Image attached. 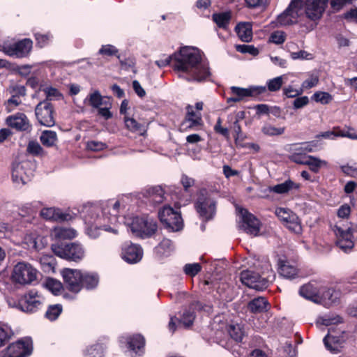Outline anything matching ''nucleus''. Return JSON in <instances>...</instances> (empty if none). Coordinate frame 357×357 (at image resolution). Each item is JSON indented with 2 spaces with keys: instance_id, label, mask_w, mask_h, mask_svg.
<instances>
[{
  "instance_id": "f257e3e1",
  "label": "nucleus",
  "mask_w": 357,
  "mask_h": 357,
  "mask_svg": "<svg viewBox=\"0 0 357 357\" xmlns=\"http://www.w3.org/2000/svg\"><path fill=\"white\" fill-rule=\"evenodd\" d=\"M122 200H108L100 204L84 206L82 218L86 225V234L93 239L98 238L101 231L118 234L119 216L123 215Z\"/></svg>"
},
{
  "instance_id": "f03ea898",
  "label": "nucleus",
  "mask_w": 357,
  "mask_h": 357,
  "mask_svg": "<svg viewBox=\"0 0 357 357\" xmlns=\"http://www.w3.org/2000/svg\"><path fill=\"white\" fill-rule=\"evenodd\" d=\"M173 61L174 70L189 82L207 81L211 76L208 62L203 58V53L197 47L185 46L178 52L155 61L159 68L168 66Z\"/></svg>"
},
{
  "instance_id": "7ed1b4c3",
  "label": "nucleus",
  "mask_w": 357,
  "mask_h": 357,
  "mask_svg": "<svg viewBox=\"0 0 357 357\" xmlns=\"http://www.w3.org/2000/svg\"><path fill=\"white\" fill-rule=\"evenodd\" d=\"M126 219L131 231L142 238L152 236L157 231L158 225L155 220L147 216H135L130 221Z\"/></svg>"
},
{
  "instance_id": "20e7f679",
  "label": "nucleus",
  "mask_w": 357,
  "mask_h": 357,
  "mask_svg": "<svg viewBox=\"0 0 357 357\" xmlns=\"http://www.w3.org/2000/svg\"><path fill=\"white\" fill-rule=\"evenodd\" d=\"M32 47L33 42L28 38L17 42L13 40H5L0 43V52L9 56L21 59L29 54Z\"/></svg>"
},
{
  "instance_id": "39448f33",
  "label": "nucleus",
  "mask_w": 357,
  "mask_h": 357,
  "mask_svg": "<svg viewBox=\"0 0 357 357\" xmlns=\"http://www.w3.org/2000/svg\"><path fill=\"white\" fill-rule=\"evenodd\" d=\"M337 246L345 253L350 252L354 247V233L357 232V225L337 224L334 227Z\"/></svg>"
},
{
  "instance_id": "423d86ee",
  "label": "nucleus",
  "mask_w": 357,
  "mask_h": 357,
  "mask_svg": "<svg viewBox=\"0 0 357 357\" xmlns=\"http://www.w3.org/2000/svg\"><path fill=\"white\" fill-rule=\"evenodd\" d=\"M52 252L60 258L77 261L84 257L83 246L78 243L56 242L52 245Z\"/></svg>"
},
{
  "instance_id": "0eeeda50",
  "label": "nucleus",
  "mask_w": 357,
  "mask_h": 357,
  "mask_svg": "<svg viewBox=\"0 0 357 357\" xmlns=\"http://www.w3.org/2000/svg\"><path fill=\"white\" fill-rule=\"evenodd\" d=\"M38 270L26 261L18 262L13 268L12 280L20 284H31L37 280Z\"/></svg>"
},
{
  "instance_id": "6e6552de",
  "label": "nucleus",
  "mask_w": 357,
  "mask_h": 357,
  "mask_svg": "<svg viewBox=\"0 0 357 357\" xmlns=\"http://www.w3.org/2000/svg\"><path fill=\"white\" fill-rule=\"evenodd\" d=\"M199 216L206 220L213 218L216 211V202L206 190H202L195 204Z\"/></svg>"
},
{
  "instance_id": "1a4fd4ad",
  "label": "nucleus",
  "mask_w": 357,
  "mask_h": 357,
  "mask_svg": "<svg viewBox=\"0 0 357 357\" xmlns=\"http://www.w3.org/2000/svg\"><path fill=\"white\" fill-rule=\"evenodd\" d=\"M158 217L162 224L169 231H178L183 228V220L180 213L169 206H165L159 211Z\"/></svg>"
},
{
  "instance_id": "9d476101",
  "label": "nucleus",
  "mask_w": 357,
  "mask_h": 357,
  "mask_svg": "<svg viewBox=\"0 0 357 357\" xmlns=\"http://www.w3.org/2000/svg\"><path fill=\"white\" fill-rule=\"evenodd\" d=\"M121 348H126L130 357H140L144 353L145 340L139 334L123 335L119 338Z\"/></svg>"
},
{
  "instance_id": "9b49d317",
  "label": "nucleus",
  "mask_w": 357,
  "mask_h": 357,
  "mask_svg": "<svg viewBox=\"0 0 357 357\" xmlns=\"http://www.w3.org/2000/svg\"><path fill=\"white\" fill-rule=\"evenodd\" d=\"M33 351L32 341L24 338L9 344L1 351V357H27Z\"/></svg>"
},
{
  "instance_id": "f8f14e48",
  "label": "nucleus",
  "mask_w": 357,
  "mask_h": 357,
  "mask_svg": "<svg viewBox=\"0 0 357 357\" xmlns=\"http://www.w3.org/2000/svg\"><path fill=\"white\" fill-rule=\"evenodd\" d=\"M35 114L40 125L46 127L55 125L54 107L50 102H40L35 108Z\"/></svg>"
},
{
  "instance_id": "ddd939ff",
  "label": "nucleus",
  "mask_w": 357,
  "mask_h": 357,
  "mask_svg": "<svg viewBox=\"0 0 357 357\" xmlns=\"http://www.w3.org/2000/svg\"><path fill=\"white\" fill-rule=\"evenodd\" d=\"M231 91L234 96L227 99V102H239L247 97L257 98L260 95L266 92V86H252L248 88H241L238 86H231Z\"/></svg>"
},
{
  "instance_id": "4468645a",
  "label": "nucleus",
  "mask_w": 357,
  "mask_h": 357,
  "mask_svg": "<svg viewBox=\"0 0 357 357\" xmlns=\"http://www.w3.org/2000/svg\"><path fill=\"white\" fill-rule=\"evenodd\" d=\"M83 273L78 269L65 268L61 274L66 287L74 293H78L82 289V279Z\"/></svg>"
},
{
  "instance_id": "2eb2a0df",
  "label": "nucleus",
  "mask_w": 357,
  "mask_h": 357,
  "mask_svg": "<svg viewBox=\"0 0 357 357\" xmlns=\"http://www.w3.org/2000/svg\"><path fill=\"white\" fill-rule=\"evenodd\" d=\"M344 331L336 332L333 327L328 329V334L323 339L327 350L333 354L340 353L345 342Z\"/></svg>"
},
{
  "instance_id": "dca6fc26",
  "label": "nucleus",
  "mask_w": 357,
  "mask_h": 357,
  "mask_svg": "<svg viewBox=\"0 0 357 357\" xmlns=\"http://www.w3.org/2000/svg\"><path fill=\"white\" fill-rule=\"evenodd\" d=\"M240 280L241 282L257 291H263L268 287V281L266 278H261V276L253 271L245 270L241 273Z\"/></svg>"
},
{
  "instance_id": "f3484780",
  "label": "nucleus",
  "mask_w": 357,
  "mask_h": 357,
  "mask_svg": "<svg viewBox=\"0 0 357 357\" xmlns=\"http://www.w3.org/2000/svg\"><path fill=\"white\" fill-rule=\"evenodd\" d=\"M303 3L300 0H292L287 8L278 16L277 24L289 25L296 23Z\"/></svg>"
},
{
  "instance_id": "a211bd4d",
  "label": "nucleus",
  "mask_w": 357,
  "mask_h": 357,
  "mask_svg": "<svg viewBox=\"0 0 357 357\" xmlns=\"http://www.w3.org/2000/svg\"><path fill=\"white\" fill-rule=\"evenodd\" d=\"M43 297L36 290L29 291L19 303L20 310L32 313L39 309L43 303Z\"/></svg>"
},
{
  "instance_id": "6ab92c4d",
  "label": "nucleus",
  "mask_w": 357,
  "mask_h": 357,
  "mask_svg": "<svg viewBox=\"0 0 357 357\" xmlns=\"http://www.w3.org/2000/svg\"><path fill=\"white\" fill-rule=\"evenodd\" d=\"M329 0H305V13L306 17L312 21L321 18Z\"/></svg>"
},
{
  "instance_id": "aec40b11",
  "label": "nucleus",
  "mask_w": 357,
  "mask_h": 357,
  "mask_svg": "<svg viewBox=\"0 0 357 357\" xmlns=\"http://www.w3.org/2000/svg\"><path fill=\"white\" fill-rule=\"evenodd\" d=\"M239 213L241 221L240 227L250 235H257L259 231V221L245 209L241 208Z\"/></svg>"
},
{
  "instance_id": "412c9836",
  "label": "nucleus",
  "mask_w": 357,
  "mask_h": 357,
  "mask_svg": "<svg viewBox=\"0 0 357 357\" xmlns=\"http://www.w3.org/2000/svg\"><path fill=\"white\" fill-rule=\"evenodd\" d=\"M187 114L185 120L181 124V129L183 130H199L202 128L203 121L202 115L199 112L194 111V108L191 105L187 107Z\"/></svg>"
},
{
  "instance_id": "4be33fe9",
  "label": "nucleus",
  "mask_w": 357,
  "mask_h": 357,
  "mask_svg": "<svg viewBox=\"0 0 357 357\" xmlns=\"http://www.w3.org/2000/svg\"><path fill=\"white\" fill-rule=\"evenodd\" d=\"M143 257L142 248L137 244L130 242L125 243L122 246L121 257L129 264L139 262Z\"/></svg>"
},
{
  "instance_id": "5701e85b",
  "label": "nucleus",
  "mask_w": 357,
  "mask_h": 357,
  "mask_svg": "<svg viewBox=\"0 0 357 357\" xmlns=\"http://www.w3.org/2000/svg\"><path fill=\"white\" fill-rule=\"evenodd\" d=\"M40 215L47 220L56 222L69 221L73 218L70 213L56 207H44L40 210Z\"/></svg>"
},
{
  "instance_id": "b1692460",
  "label": "nucleus",
  "mask_w": 357,
  "mask_h": 357,
  "mask_svg": "<svg viewBox=\"0 0 357 357\" xmlns=\"http://www.w3.org/2000/svg\"><path fill=\"white\" fill-rule=\"evenodd\" d=\"M6 123L17 131H27L31 127L27 116L24 113L20 112L8 116L6 119Z\"/></svg>"
},
{
  "instance_id": "393cba45",
  "label": "nucleus",
  "mask_w": 357,
  "mask_h": 357,
  "mask_svg": "<svg viewBox=\"0 0 357 357\" xmlns=\"http://www.w3.org/2000/svg\"><path fill=\"white\" fill-rule=\"evenodd\" d=\"M27 163L14 165L12 169V180L16 186L26 184L31 178V173L25 172Z\"/></svg>"
},
{
  "instance_id": "a878e982",
  "label": "nucleus",
  "mask_w": 357,
  "mask_h": 357,
  "mask_svg": "<svg viewBox=\"0 0 357 357\" xmlns=\"http://www.w3.org/2000/svg\"><path fill=\"white\" fill-rule=\"evenodd\" d=\"M321 285L313 282L302 286L299 290L301 296L314 303L320 301Z\"/></svg>"
},
{
  "instance_id": "bb28decb",
  "label": "nucleus",
  "mask_w": 357,
  "mask_h": 357,
  "mask_svg": "<svg viewBox=\"0 0 357 357\" xmlns=\"http://www.w3.org/2000/svg\"><path fill=\"white\" fill-rule=\"evenodd\" d=\"M195 319V315L192 312L189 310H185L183 312L181 319L178 320L175 317H172L168 324L169 331L171 333H174L176 328V321H178V326L183 324L185 327H188L192 324Z\"/></svg>"
},
{
  "instance_id": "cd10ccee",
  "label": "nucleus",
  "mask_w": 357,
  "mask_h": 357,
  "mask_svg": "<svg viewBox=\"0 0 357 357\" xmlns=\"http://www.w3.org/2000/svg\"><path fill=\"white\" fill-rule=\"evenodd\" d=\"M278 272L284 278L291 279L294 278L298 274L296 266L291 264L286 257L283 256L278 259Z\"/></svg>"
},
{
  "instance_id": "c85d7f7f",
  "label": "nucleus",
  "mask_w": 357,
  "mask_h": 357,
  "mask_svg": "<svg viewBox=\"0 0 357 357\" xmlns=\"http://www.w3.org/2000/svg\"><path fill=\"white\" fill-rule=\"evenodd\" d=\"M24 241L29 248L35 250H40L47 244V239L46 237L35 233L26 234L24 237Z\"/></svg>"
},
{
  "instance_id": "c756f323",
  "label": "nucleus",
  "mask_w": 357,
  "mask_h": 357,
  "mask_svg": "<svg viewBox=\"0 0 357 357\" xmlns=\"http://www.w3.org/2000/svg\"><path fill=\"white\" fill-rule=\"evenodd\" d=\"M339 295V292L336 291L333 289H326L321 286L320 301L319 303H321L326 306H330L337 301Z\"/></svg>"
},
{
  "instance_id": "7c9ffc66",
  "label": "nucleus",
  "mask_w": 357,
  "mask_h": 357,
  "mask_svg": "<svg viewBox=\"0 0 357 357\" xmlns=\"http://www.w3.org/2000/svg\"><path fill=\"white\" fill-rule=\"evenodd\" d=\"M235 31L243 42L249 43L252 40V29L250 23L240 22L236 26Z\"/></svg>"
},
{
  "instance_id": "2f4dec72",
  "label": "nucleus",
  "mask_w": 357,
  "mask_h": 357,
  "mask_svg": "<svg viewBox=\"0 0 357 357\" xmlns=\"http://www.w3.org/2000/svg\"><path fill=\"white\" fill-rule=\"evenodd\" d=\"M52 236L58 242H61V240L72 239L77 236V231L74 229L64 227H56L52 231Z\"/></svg>"
},
{
  "instance_id": "473e14b6",
  "label": "nucleus",
  "mask_w": 357,
  "mask_h": 357,
  "mask_svg": "<svg viewBox=\"0 0 357 357\" xmlns=\"http://www.w3.org/2000/svg\"><path fill=\"white\" fill-rule=\"evenodd\" d=\"M107 101L104 100V98L100 93L95 90L89 93L87 97L84 99V102L86 105L91 106L93 109H98L102 106Z\"/></svg>"
},
{
  "instance_id": "72a5a7b5",
  "label": "nucleus",
  "mask_w": 357,
  "mask_h": 357,
  "mask_svg": "<svg viewBox=\"0 0 357 357\" xmlns=\"http://www.w3.org/2000/svg\"><path fill=\"white\" fill-rule=\"evenodd\" d=\"M301 187L299 183L288 179L284 182L278 184L272 188L269 187V191H273L278 194H284L289 192L291 190H298Z\"/></svg>"
},
{
  "instance_id": "f704fd0d",
  "label": "nucleus",
  "mask_w": 357,
  "mask_h": 357,
  "mask_svg": "<svg viewBox=\"0 0 357 357\" xmlns=\"http://www.w3.org/2000/svg\"><path fill=\"white\" fill-rule=\"evenodd\" d=\"M99 283V276L96 273L84 272L82 279V288L95 289Z\"/></svg>"
},
{
  "instance_id": "c9c22d12",
  "label": "nucleus",
  "mask_w": 357,
  "mask_h": 357,
  "mask_svg": "<svg viewBox=\"0 0 357 357\" xmlns=\"http://www.w3.org/2000/svg\"><path fill=\"white\" fill-rule=\"evenodd\" d=\"M268 301L264 297H257L248 303V307L252 313H261L266 311Z\"/></svg>"
},
{
  "instance_id": "e433bc0d",
  "label": "nucleus",
  "mask_w": 357,
  "mask_h": 357,
  "mask_svg": "<svg viewBox=\"0 0 357 357\" xmlns=\"http://www.w3.org/2000/svg\"><path fill=\"white\" fill-rule=\"evenodd\" d=\"M213 22L219 28L226 29L231 20L230 12L214 13L212 15Z\"/></svg>"
},
{
  "instance_id": "4c0bfd02",
  "label": "nucleus",
  "mask_w": 357,
  "mask_h": 357,
  "mask_svg": "<svg viewBox=\"0 0 357 357\" xmlns=\"http://www.w3.org/2000/svg\"><path fill=\"white\" fill-rule=\"evenodd\" d=\"M42 206L43 203L40 201H33L31 203H26L20 208V214L23 216L33 215Z\"/></svg>"
},
{
  "instance_id": "58836bf2",
  "label": "nucleus",
  "mask_w": 357,
  "mask_h": 357,
  "mask_svg": "<svg viewBox=\"0 0 357 357\" xmlns=\"http://www.w3.org/2000/svg\"><path fill=\"white\" fill-rule=\"evenodd\" d=\"M174 250V245L171 240L164 238L158 246L155 248V252L160 256H168Z\"/></svg>"
},
{
  "instance_id": "ea45409f",
  "label": "nucleus",
  "mask_w": 357,
  "mask_h": 357,
  "mask_svg": "<svg viewBox=\"0 0 357 357\" xmlns=\"http://www.w3.org/2000/svg\"><path fill=\"white\" fill-rule=\"evenodd\" d=\"M41 143L47 147H52L55 145L57 141V135L52 130H44L40 137Z\"/></svg>"
},
{
  "instance_id": "a19ab883",
  "label": "nucleus",
  "mask_w": 357,
  "mask_h": 357,
  "mask_svg": "<svg viewBox=\"0 0 357 357\" xmlns=\"http://www.w3.org/2000/svg\"><path fill=\"white\" fill-rule=\"evenodd\" d=\"M150 200L154 204H161L165 199V192L160 186H154L149 190Z\"/></svg>"
},
{
  "instance_id": "79ce46f5",
  "label": "nucleus",
  "mask_w": 357,
  "mask_h": 357,
  "mask_svg": "<svg viewBox=\"0 0 357 357\" xmlns=\"http://www.w3.org/2000/svg\"><path fill=\"white\" fill-rule=\"evenodd\" d=\"M228 332L231 337L236 342H241L245 335L243 327L239 324L229 325Z\"/></svg>"
},
{
  "instance_id": "37998d69",
  "label": "nucleus",
  "mask_w": 357,
  "mask_h": 357,
  "mask_svg": "<svg viewBox=\"0 0 357 357\" xmlns=\"http://www.w3.org/2000/svg\"><path fill=\"white\" fill-rule=\"evenodd\" d=\"M43 285L47 289L56 296L59 295L63 290L62 283L54 278H47Z\"/></svg>"
},
{
  "instance_id": "c03bdc74",
  "label": "nucleus",
  "mask_w": 357,
  "mask_h": 357,
  "mask_svg": "<svg viewBox=\"0 0 357 357\" xmlns=\"http://www.w3.org/2000/svg\"><path fill=\"white\" fill-rule=\"evenodd\" d=\"M105 347L102 344H95L87 347L84 351L85 357H102Z\"/></svg>"
},
{
  "instance_id": "a18cd8bd",
  "label": "nucleus",
  "mask_w": 357,
  "mask_h": 357,
  "mask_svg": "<svg viewBox=\"0 0 357 357\" xmlns=\"http://www.w3.org/2000/svg\"><path fill=\"white\" fill-rule=\"evenodd\" d=\"M327 162L317 157L310 155L306 165L309 166L311 171L317 173L322 167L327 166Z\"/></svg>"
},
{
  "instance_id": "49530a36",
  "label": "nucleus",
  "mask_w": 357,
  "mask_h": 357,
  "mask_svg": "<svg viewBox=\"0 0 357 357\" xmlns=\"http://www.w3.org/2000/svg\"><path fill=\"white\" fill-rule=\"evenodd\" d=\"M63 311L61 304H54L50 305L45 312V317L50 321H55L58 319Z\"/></svg>"
},
{
  "instance_id": "de8ad7c7",
  "label": "nucleus",
  "mask_w": 357,
  "mask_h": 357,
  "mask_svg": "<svg viewBox=\"0 0 357 357\" xmlns=\"http://www.w3.org/2000/svg\"><path fill=\"white\" fill-rule=\"evenodd\" d=\"M13 334V331L8 324L0 322V347L10 340Z\"/></svg>"
},
{
  "instance_id": "09e8293b",
  "label": "nucleus",
  "mask_w": 357,
  "mask_h": 357,
  "mask_svg": "<svg viewBox=\"0 0 357 357\" xmlns=\"http://www.w3.org/2000/svg\"><path fill=\"white\" fill-rule=\"evenodd\" d=\"M42 90L46 96V100L45 101L50 102L51 100H59L63 99L62 93L54 87L46 86Z\"/></svg>"
},
{
  "instance_id": "8fccbe9b",
  "label": "nucleus",
  "mask_w": 357,
  "mask_h": 357,
  "mask_svg": "<svg viewBox=\"0 0 357 357\" xmlns=\"http://www.w3.org/2000/svg\"><path fill=\"white\" fill-rule=\"evenodd\" d=\"M284 225L290 231L295 234H298L302 231L301 221L296 213L294 215H291V219H289Z\"/></svg>"
},
{
  "instance_id": "3c124183",
  "label": "nucleus",
  "mask_w": 357,
  "mask_h": 357,
  "mask_svg": "<svg viewBox=\"0 0 357 357\" xmlns=\"http://www.w3.org/2000/svg\"><path fill=\"white\" fill-rule=\"evenodd\" d=\"M342 319L338 315L326 314L319 318L318 322L324 326H331L341 323Z\"/></svg>"
},
{
  "instance_id": "603ef678",
  "label": "nucleus",
  "mask_w": 357,
  "mask_h": 357,
  "mask_svg": "<svg viewBox=\"0 0 357 357\" xmlns=\"http://www.w3.org/2000/svg\"><path fill=\"white\" fill-rule=\"evenodd\" d=\"M8 91L10 96L21 98L26 96V89L23 85L13 84L8 88Z\"/></svg>"
},
{
  "instance_id": "864d4df0",
  "label": "nucleus",
  "mask_w": 357,
  "mask_h": 357,
  "mask_svg": "<svg viewBox=\"0 0 357 357\" xmlns=\"http://www.w3.org/2000/svg\"><path fill=\"white\" fill-rule=\"evenodd\" d=\"M26 149L30 154L34 156H43L45 154L40 144L35 141L30 142Z\"/></svg>"
},
{
  "instance_id": "5fc2aeb1",
  "label": "nucleus",
  "mask_w": 357,
  "mask_h": 357,
  "mask_svg": "<svg viewBox=\"0 0 357 357\" xmlns=\"http://www.w3.org/2000/svg\"><path fill=\"white\" fill-rule=\"evenodd\" d=\"M275 213L276 216L285 224L291 218V215H294L291 210L285 208H277Z\"/></svg>"
},
{
  "instance_id": "6e6d98bb",
  "label": "nucleus",
  "mask_w": 357,
  "mask_h": 357,
  "mask_svg": "<svg viewBox=\"0 0 357 357\" xmlns=\"http://www.w3.org/2000/svg\"><path fill=\"white\" fill-rule=\"evenodd\" d=\"M312 99L321 104H328L332 100V96L327 92L317 91L313 94Z\"/></svg>"
},
{
  "instance_id": "4d7b16f0",
  "label": "nucleus",
  "mask_w": 357,
  "mask_h": 357,
  "mask_svg": "<svg viewBox=\"0 0 357 357\" xmlns=\"http://www.w3.org/2000/svg\"><path fill=\"white\" fill-rule=\"evenodd\" d=\"M125 125L126 128L132 132H142L144 131L143 126L137 123L134 119L125 117Z\"/></svg>"
},
{
  "instance_id": "13d9d810",
  "label": "nucleus",
  "mask_w": 357,
  "mask_h": 357,
  "mask_svg": "<svg viewBox=\"0 0 357 357\" xmlns=\"http://www.w3.org/2000/svg\"><path fill=\"white\" fill-rule=\"evenodd\" d=\"M286 39V34L282 31H275L269 36V42L275 44H282Z\"/></svg>"
},
{
  "instance_id": "bf43d9fd",
  "label": "nucleus",
  "mask_w": 357,
  "mask_h": 357,
  "mask_svg": "<svg viewBox=\"0 0 357 357\" xmlns=\"http://www.w3.org/2000/svg\"><path fill=\"white\" fill-rule=\"evenodd\" d=\"M236 50L243 54H250V55L255 56L259 53L258 50L252 45H237Z\"/></svg>"
},
{
  "instance_id": "052dcab7",
  "label": "nucleus",
  "mask_w": 357,
  "mask_h": 357,
  "mask_svg": "<svg viewBox=\"0 0 357 357\" xmlns=\"http://www.w3.org/2000/svg\"><path fill=\"white\" fill-rule=\"evenodd\" d=\"M201 269L202 267L198 263L187 264L183 268L185 273L190 276L196 275L201 271Z\"/></svg>"
},
{
  "instance_id": "680f3d73",
  "label": "nucleus",
  "mask_w": 357,
  "mask_h": 357,
  "mask_svg": "<svg viewBox=\"0 0 357 357\" xmlns=\"http://www.w3.org/2000/svg\"><path fill=\"white\" fill-rule=\"evenodd\" d=\"M112 107V104L109 101H107L102 106L98 108V115L103 117L105 120H107L112 116V114L110 112V108Z\"/></svg>"
},
{
  "instance_id": "e2e57ef3",
  "label": "nucleus",
  "mask_w": 357,
  "mask_h": 357,
  "mask_svg": "<svg viewBox=\"0 0 357 357\" xmlns=\"http://www.w3.org/2000/svg\"><path fill=\"white\" fill-rule=\"evenodd\" d=\"M21 103L20 98L10 96V98L5 102L6 109L8 112H11Z\"/></svg>"
},
{
  "instance_id": "0e129e2a",
  "label": "nucleus",
  "mask_w": 357,
  "mask_h": 357,
  "mask_svg": "<svg viewBox=\"0 0 357 357\" xmlns=\"http://www.w3.org/2000/svg\"><path fill=\"white\" fill-rule=\"evenodd\" d=\"M319 83V76L315 74L310 75V77L305 79L301 85V89H309L317 85Z\"/></svg>"
},
{
  "instance_id": "69168bd1",
  "label": "nucleus",
  "mask_w": 357,
  "mask_h": 357,
  "mask_svg": "<svg viewBox=\"0 0 357 357\" xmlns=\"http://www.w3.org/2000/svg\"><path fill=\"white\" fill-rule=\"evenodd\" d=\"M51 38L52 36L49 33L43 34L36 33L35 34V38L37 43V45H38L40 47H43L45 45H47L49 43Z\"/></svg>"
},
{
  "instance_id": "338daca9",
  "label": "nucleus",
  "mask_w": 357,
  "mask_h": 357,
  "mask_svg": "<svg viewBox=\"0 0 357 357\" xmlns=\"http://www.w3.org/2000/svg\"><path fill=\"white\" fill-rule=\"evenodd\" d=\"M284 76H279L272 79H269V91H278L283 84Z\"/></svg>"
},
{
  "instance_id": "774afa93",
  "label": "nucleus",
  "mask_w": 357,
  "mask_h": 357,
  "mask_svg": "<svg viewBox=\"0 0 357 357\" xmlns=\"http://www.w3.org/2000/svg\"><path fill=\"white\" fill-rule=\"evenodd\" d=\"M118 52V50L114 46L112 45H102L98 52L102 55L114 56L117 54Z\"/></svg>"
}]
</instances>
